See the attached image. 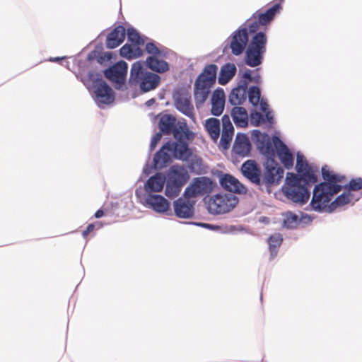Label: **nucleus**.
<instances>
[{
    "mask_svg": "<svg viewBox=\"0 0 362 362\" xmlns=\"http://www.w3.org/2000/svg\"><path fill=\"white\" fill-rule=\"evenodd\" d=\"M251 139L259 152L266 158V160L262 163L264 171L261 173L259 190L270 194L272 188L279 185L281 182L284 170L275 160V148L272 146L271 137L267 132L262 133L259 129H253L251 132Z\"/></svg>",
    "mask_w": 362,
    "mask_h": 362,
    "instance_id": "1",
    "label": "nucleus"
},
{
    "mask_svg": "<svg viewBox=\"0 0 362 362\" xmlns=\"http://www.w3.org/2000/svg\"><path fill=\"white\" fill-rule=\"evenodd\" d=\"M76 77L81 81L84 86L89 88L90 82L93 83L94 88L95 100L97 103L109 105L115 100V92L110 86L103 79L101 71L89 70L88 73H76Z\"/></svg>",
    "mask_w": 362,
    "mask_h": 362,
    "instance_id": "2",
    "label": "nucleus"
},
{
    "mask_svg": "<svg viewBox=\"0 0 362 362\" xmlns=\"http://www.w3.org/2000/svg\"><path fill=\"white\" fill-rule=\"evenodd\" d=\"M323 181L316 184L313 192V197L310 206L315 211L322 212L325 209V204L329 203L334 195L337 194L339 187L332 183L327 171V165L321 169Z\"/></svg>",
    "mask_w": 362,
    "mask_h": 362,
    "instance_id": "3",
    "label": "nucleus"
},
{
    "mask_svg": "<svg viewBox=\"0 0 362 362\" xmlns=\"http://www.w3.org/2000/svg\"><path fill=\"white\" fill-rule=\"evenodd\" d=\"M160 76L146 70L143 61H137L132 64L128 79L130 86L139 85L142 93L156 89L160 83Z\"/></svg>",
    "mask_w": 362,
    "mask_h": 362,
    "instance_id": "4",
    "label": "nucleus"
},
{
    "mask_svg": "<svg viewBox=\"0 0 362 362\" xmlns=\"http://www.w3.org/2000/svg\"><path fill=\"white\" fill-rule=\"evenodd\" d=\"M128 64L124 60H119L107 68L101 70V74L117 90L125 91L128 89Z\"/></svg>",
    "mask_w": 362,
    "mask_h": 362,
    "instance_id": "5",
    "label": "nucleus"
},
{
    "mask_svg": "<svg viewBox=\"0 0 362 362\" xmlns=\"http://www.w3.org/2000/svg\"><path fill=\"white\" fill-rule=\"evenodd\" d=\"M136 197L140 202L153 211L165 215L172 216L173 210L170 202L161 194H143V190L139 187L135 191Z\"/></svg>",
    "mask_w": 362,
    "mask_h": 362,
    "instance_id": "6",
    "label": "nucleus"
},
{
    "mask_svg": "<svg viewBox=\"0 0 362 362\" xmlns=\"http://www.w3.org/2000/svg\"><path fill=\"white\" fill-rule=\"evenodd\" d=\"M249 33L245 23L233 32L224 42L223 53L225 54L230 48L231 53L235 56L241 55L247 47Z\"/></svg>",
    "mask_w": 362,
    "mask_h": 362,
    "instance_id": "7",
    "label": "nucleus"
},
{
    "mask_svg": "<svg viewBox=\"0 0 362 362\" xmlns=\"http://www.w3.org/2000/svg\"><path fill=\"white\" fill-rule=\"evenodd\" d=\"M238 202V197L233 194L218 193L210 198L207 209L211 214H223L233 210Z\"/></svg>",
    "mask_w": 362,
    "mask_h": 362,
    "instance_id": "8",
    "label": "nucleus"
},
{
    "mask_svg": "<svg viewBox=\"0 0 362 362\" xmlns=\"http://www.w3.org/2000/svg\"><path fill=\"white\" fill-rule=\"evenodd\" d=\"M216 187V182L209 177H194L185 188L183 197L187 199H191L199 196L209 195Z\"/></svg>",
    "mask_w": 362,
    "mask_h": 362,
    "instance_id": "9",
    "label": "nucleus"
},
{
    "mask_svg": "<svg viewBox=\"0 0 362 362\" xmlns=\"http://www.w3.org/2000/svg\"><path fill=\"white\" fill-rule=\"evenodd\" d=\"M212 175L218 178L220 186L226 191L231 194H245L246 187L242 184L236 177L229 173H224L221 170H213Z\"/></svg>",
    "mask_w": 362,
    "mask_h": 362,
    "instance_id": "10",
    "label": "nucleus"
},
{
    "mask_svg": "<svg viewBox=\"0 0 362 362\" xmlns=\"http://www.w3.org/2000/svg\"><path fill=\"white\" fill-rule=\"evenodd\" d=\"M314 183L303 182L292 187H282L284 196L295 204L300 206L305 204L310 197V188Z\"/></svg>",
    "mask_w": 362,
    "mask_h": 362,
    "instance_id": "11",
    "label": "nucleus"
},
{
    "mask_svg": "<svg viewBox=\"0 0 362 362\" xmlns=\"http://www.w3.org/2000/svg\"><path fill=\"white\" fill-rule=\"evenodd\" d=\"M173 98L177 110L189 118L194 117V107L191 103V95L187 89L180 88L175 90Z\"/></svg>",
    "mask_w": 362,
    "mask_h": 362,
    "instance_id": "12",
    "label": "nucleus"
},
{
    "mask_svg": "<svg viewBox=\"0 0 362 362\" xmlns=\"http://www.w3.org/2000/svg\"><path fill=\"white\" fill-rule=\"evenodd\" d=\"M105 31V30H103L98 35L95 40L98 41V42L95 46L94 49L88 53L87 57L85 59H74V63L78 68V71H81V73H88L89 70H95L93 68L95 59L97 58L98 55L103 54L104 47L103 42L101 41V38L104 35Z\"/></svg>",
    "mask_w": 362,
    "mask_h": 362,
    "instance_id": "13",
    "label": "nucleus"
},
{
    "mask_svg": "<svg viewBox=\"0 0 362 362\" xmlns=\"http://www.w3.org/2000/svg\"><path fill=\"white\" fill-rule=\"evenodd\" d=\"M191 142L175 141L171 139L165 142L173 159L187 161L192 156V149L189 146Z\"/></svg>",
    "mask_w": 362,
    "mask_h": 362,
    "instance_id": "14",
    "label": "nucleus"
},
{
    "mask_svg": "<svg viewBox=\"0 0 362 362\" xmlns=\"http://www.w3.org/2000/svg\"><path fill=\"white\" fill-rule=\"evenodd\" d=\"M195 202L185 197H180L173 201V206L174 214L177 218L182 219H190L194 217Z\"/></svg>",
    "mask_w": 362,
    "mask_h": 362,
    "instance_id": "15",
    "label": "nucleus"
},
{
    "mask_svg": "<svg viewBox=\"0 0 362 362\" xmlns=\"http://www.w3.org/2000/svg\"><path fill=\"white\" fill-rule=\"evenodd\" d=\"M272 141L276 148V156H278L284 167L287 170L292 168L294 158L287 145L278 136H274Z\"/></svg>",
    "mask_w": 362,
    "mask_h": 362,
    "instance_id": "16",
    "label": "nucleus"
},
{
    "mask_svg": "<svg viewBox=\"0 0 362 362\" xmlns=\"http://www.w3.org/2000/svg\"><path fill=\"white\" fill-rule=\"evenodd\" d=\"M240 171L243 175L259 190L262 173L259 165L255 160H247L242 164Z\"/></svg>",
    "mask_w": 362,
    "mask_h": 362,
    "instance_id": "17",
    "label": "nucleus"
},
{
    "mask_svg": "<svg viewBox=\"0 0 362 362\" xmlns=\"http://www.w3.org/2000/svg\"><path fill=\"white\" fill-rule=\"evenodd\" d=\"M327 171L330 180H332V183L334 185H337V187H339V189L337 190V194L342 189L347 190L349 192L362 189L361 177L352 178L348 184L342 185L339 183L345 178L344 175L335 173L328 169H327Z\"/></svg>",
    "mask_w": 362,
    "mask_h": 362,
    "instance_id": "18",
    "label": "nucleus"
},
{
    "mask_svg": "<svg viewBox=\"0 0 362 362\" xmlns=\"http://www.w3.org/2000/svg\"><path fill=\"white\" fill-rule=\"evenodd\" d=\"M308 182L311 183L317 182L316 173H308L303 170L297 172V174L288 172L286 173L285 183L282 187H292L303 182L308 183Z\"/></svg>",
    "mask_w": 362,
    "mask_h": 362,
    "instance_id": "19",
    "label": "nucleus"
},
{
    "mask_svg": "<svg viewBox=\"0 0 362 362\" xmlns=\"http://www.w3.org/2000/svg\"><path fill=\"white\" fill-rule=\"evenodd\" d=\"M166 181V176L162 173H156L148 177L144 185L143 194H151L162 192Z\"/></svg>",
    "mask_w": 362,
    "mask_h": 362,
    "instance_id": "20",
    "label": "nucleus"
},
{
    "mask_svg": "<svg viewBox=\"0 0 362 362\" xmlns=\"http://www.w3.org/2000/svg\"><path fill=\"white\" fill-rule=\"evenodd\" d=\"M212 86H209L205 82L203 83L195 80L194 84V100L197 109L203 107L204 103L209 98Z\"/></svg>",
    "mask_w": 362,
    "mask_h": 362,
    "instance_id": "21",
    "label": "nucleus"
},
{
    "mask_svg": "<svg viewBox=\"0 0 362 362\" xmlns=\"http://www.w3.org/2000/svg\"><path fill=\"white\" fill-rule=\"evenodd\" d=\"M300 214L301 217L299 218L297 214L291 211H287L284 213V227L288 229H294L297 228L300 222L305 224H309L312 222L313 218L310 215L303 212H300Z\"/></svg>",
    "mask_w": 362,
    "mask_h": 362,
    "instance_id": "22",
    "label": "nucleus"
},
{
    "mask_svg": "<svg viewBox=\"0 0 362 362\" xmlns=\"http://www.w3.org/2000/svg\"><path fill=\"white\" fill-rule=\"evenodd\" d=\"M126 35L125 28L117 25L112 29L106 36L105 47L109 49L119 47L124 40Z\"/></svg>",
    "mask_w": 362,
    "mask_h": 362,
    "instance_id": "23",
    "label": "nucleus"
},
{
    "mask_svg": "<svg viewBox=\"0 0 362 362\" xmlns=\"http://www.w3.org/2000/svg\"><path fill=\"white\" fill-rule=\"evenodd\" d=\"M175 141L192 142L195 137V134L190 130L185 119L178 121V123L171 133Z\"/></svg>",
    "mask_w": 362,
    "mask_h": 362,
    "instance_id": "24",
    "label": "nucleus"
},
{
    "mask_svg": "<svg viewBox=\"0 0 362 362\" xmlns=\"http://www.w3.org/2000/svg\"><path fill=\"white\" fill-rule=\"evenodd\" d=\"M154 170H162L170 165L173 160V157L165 143L161 146L158 151L154 154L153 158Z\"/></svg>",
    "mask_w": 362,
    "mask_h": 362,
    "instance_id": "25",
    "label": "nucleus"
},
{
    "mask_svg": "<svg viewBox=\"0 0 362 362\" xmlns=\"http://www.w3.org/2000/svg\"><path fill=\"white\" fill-rule=\"evenodd\" d=\"M225 101L226 97L223 89L219 87L215 89L211 98V114L213 116L219 117L221 115L224 110Z\"/></svg>",
    "mask_w": 362,
    "mask_h": 362,
    "instance_id": "26",
    "label": "nucleus"
},
{
    "mask_svg": "<svg viewBox=\"0 0 362 362\" xmlns=\"http://www.w3.org/2000/svg\"><path fill=\"white\" fill-rule=\"evenodd\" d=\"M233 149L236 154L243 157L249 156L252 145L246 134L238 132L233 144Z\"/></svg>",
    "mask_w": 362,
    "mask_h": 362,
    "instance_id": "27",
    "label": "nucleus"
},
{
    "mask_svg": "<svg viewBox=\"0 0 362 362\" xmlns=\"http://www.w3.org/2000/svg\"><path fill=\"white\" fill-rule=\"evenodd\" d=\"M281 9V4L276 3L267 9L264 12H259V11H257L250 18L247 20V22L251 18H255L257 19L258 23H261L262 25H267L272 21L275 15L279 13Z\"/></svg>",
    "mask_w": 362,
    "mask_h": 362,
    "instance_id": "28",
    "label": "nucleus"
},
{
    "mask_svg": "<svg viewBox=\"0 0 362 362\" xmlns=\"http://www.w3.org/2000/svg\"><path fill=\"white\" fill-rule=\"evenodd\" d=\"M166 178L182 187L189 180V175L184 167L174 165L170 168Z\"/></svg>",
    "mask_w": 362,
    "mask_h": 362,
    "instance_id": "29",
    "label": "nucleus"
},
{
    "mask_svg": "<svg viewBox=\"0 0 362 362\" xmlns=\"http://www.w3.org/2000/svg\"><path fill=\"white\" fill-rule=\"evenodd\" d=\"M160 117L158 121L159 132L163 135H171L173 129L178 123L176 117L171 114L158 115L156 117Z\"/></svg>",
    "mask_w": 362,
    "mask_h": 362,
    "instance_id": "30",
    "label": "nucleus"
},
{
    "mask_svg": "<svg viewBox=\"0 0 362 362\" xmlns=\"http://www.w3.org/2000/svg\"><path fill=\"white\" fill-rule=\"evenodd\" d=\"M244 52V62L248 66L257 67L262 64L266 52L248 47H247Z\"/></svg>",
    "mask_w": 362,
    "mask_h": 362,
    "instance_id": "31",
    "label": "nucleus"
},
{
    "mask_svg": "<svg viewBox=\"0 0 362 362\" xmlns=\"http://www.w3.org/2000/svg\"><path fill=\"white\" fill-rule=\"evenodd\" d=\"M143 63L144 66L157 74L165 73L170 69L169 64L159 57H147Z\"/></svg>",
    "mask_w": 362,
    "mask_h": 362,
    "instance_id": "32",
    "label": "nucleus"
},
{
    "mask_svg": "<svg viewBox=\"0 0 362 362\" xmlns=\"http://www.w3.org/2000/svg\"><path fill=\"white\" fill-rule=\"evenodd\" d=\"M184 224L193 225L196 226H199L203 228H206L210 230H221L223 233H236L237 232L242 231L244 228L240 226H230L226 227L224 230L221 229V228L218 225H214L208 223L203 222H196V221H183L181 222Z\"/></svg>",
    "mask_w": 362,
    "mask_h": 362,
    "instance_id": "33",
    "label": "nucleus"
},
{
    "mask_svg": "<svg viewBox=\"0 0 362 362\" xmlns=\"http://www.w3.org/2000/svg\"><path fill=\"white\" fill-rule=\"evenodd\" d=\"M218 66L214 64L206 65L203 71L199 74L196 80L205 82L209 86H214L216 81Z\"/></svg>",
    "mask_w": 362,
    "mask_h": 362,
    "instance_id": "34",
    "label": "nucleus"
},
{
    "mask_svg": "<svg viewBox=\"0 0 362 362\" xmlns=\"http://www.w3.org/2000/svg\"><path fill=\"white\" fill-rule=\"evenodd\" d=\"M247 89L238 81V86L233 88L228 96V102L231 105H242L246 100Z\"/></svg>",
    "mask_w": 362,
    "mask_h": 362,
    "instance_id": "35",
    "label": "nucleus"
},
{
    "mask_svg": "<svg viewBox=\"0 0 362 362\" xmlns=\"http://www.w3.org/2000/svg\"><path fill=\"white\" fill-rule=\"evenodd\" d=\"M230 115L237 127H246L248 125V114L243 107L235 106L231 110Z\"/></svg>",
    "mask_w": 362,
    "mask_h": 362,
    "instance_id": "36",
    "label": "nucleus"
},
{
    "mask_svg": "<svg viewBox=\"0 0 362 362\" xmlns=\"http://www.w3.org/2000/svg\"><path fill=\"white\" fill-rule=\"evenodd\" d=\"M236 71L237 69L234 64H225L221 68L218 78V83L222 86L226 85L235 75Z\"/></svg>",
    "mask_w": 362,
    "mask_h": 362,
    "instance_id": "37",
    "label": "nucleus"
},
{
    "mask_svg": "<svg viewBox=\"0 0 362 362\" xmlns=\"http://www.w3.org/2000/svg\"><path fill=\"white\" fill-rule=\"evenodd\" d=\"M267 37L264 31H259L252 35L250 40H248L247 47L252 49L267 51Z\"/></svg>",
    "mask_w": 362,
    "mask_h": 362,
    "instance_id": "38",
    "label": "nucleus"
},
{
    "mask_svg": "<svg viewBox=\"0 0 362 362\" xmlns=\"http://www.w3.org/2000/svg\"><path fill=\"white\" fill-rule=\"evenodd\" d=\"M186 162L188 164V168L190 173L198 175L206 173L205 169L206 166L200 156L192 154V157L189 158V160Z\"/></svg>",
    "mask_w": 362,
    "mask_h": 362,
    "instance_id": "39",
    "label": "nucleus"
},
{
    "mask_svg": "<svg viewBox=\"0 0 362 362\" xmlns=\"http://www.w3.org/2000/svg\"><path fill=\"white\" fill-rule=\"evenodd\" d=\"M204 128L214 141L218 139L221 130V123L218 119L210 117L206 119Z\"/></svg>",
    "mask_w": 362,
    "mask_h": 362,
    "instance_id": "40",
    "label": "nucleus"
},
{
    "mask_svg": "<svg viewBox=\"0 0 362 362\" xmlns=\"http://www.w3.org/2000/svg\"><path fill=\"white\" fill-rule=\"evenodd\" d=\"M259 70V68H257L255 70H250L247 69L245 72L242 75V78L239 81L243 86H244L245 88L247 90V86L249 83H255L257 85L259 86L262 82V77L259 74H255V75H252V73L257 72Z\"/></svg>",
    "mask_w": 362,
    "mask_h": 362,
    "instance_id": "41",
    "label": "nucleus"
},
{
    "mask_svg": "<svg viewBox=\"0 0 362 362\" xmlns=\"http://www.w3.org/2000/svg\"><path fill=\"white\" fill-rule=\"evenodd\" d=\"M270 260L273 259L278 254L279 249L282 244L283 238L280 233L271 235L267 239Z\"/></svg>",
    "mask_w": 362,
    "mask_h": 362,
    "instance_id": "42",
    "label": "nucleus"
},
{
    "mask_svg": "<svg viewBox=\"0 0 362 362\" xmlns=\"http://www.w3.org/2000/svg\"><path fill=\"white\" fill-rule=\"evenodd\" d=\"M296 170L297 172L303 170L308 173H315L317 171V169H314L313 167L308 164L304 155L299 151L296 153Z\"/></svg>",
    "mask_w": 362,
    "mask_h": 362,
    "instance_id": "43",
    "label": "nucleus"
},
{
    "mask_svg": "<svg viewBox=\"0 0 362 362\" xmlns=\"http://www.w3.org/2000/svg\"><path fill=\"white\" fill-rule=\"evenodd\" d=\"M247 93L248 94V100L253 106L257 107L261 100V88L259 86H247Z\"/></svg>",
    "mask_w": 362,
    "mask_h": 362,
    "instance_id": "44",
    "label": "nucleus"
},
{
    "mask_svg": "<svg viewBox=\"0 0 362 362\" xmlns=\"http://www.w3.org/2000/svg\"><path fill=\"white\" fill-rule=\"evenodd\" d=\"M127 40L132 44L144 45L145 40L148 39L146 36H142L134 27H129L127 30Z\"/></svg>",
    "mask_w": 362,
    "mask_h": 362,
    "instance_id": "45",
    "label": "nucleus"
},
{
    "mask_svg": "<svg viewBox=\"0 0 362 362\" xmlns=\"http://www.w3.org/2000/svg\"><path fill=\"white\" fill-rule=\"evenodd\" d=\"M165 195L168 197L169 199H173L176 197H177L182 189V186L173 182L168 179L166 178L165 181Z\"/></svg>",
    "mask_w": 362,
    "mask_h": 362,
    "instance_id": "46",
    "label": "nucleus"
},
{
    "mask_svg": "<svg viewBox=\"0 0 362 362\" xmlns=\"http://www.w3.org/2000/svg\"><path fill=\"white\" fill-rule=\"evenodd\" d=\"M234 127L222 128V134L220 139V145L224 150L229 148L234 134Z\"/></svg>",
    "mask_w": 362,
    "mask_h": 362,
    "instance_id": "47",
    "label": "nucleus"
},
{
    "mask_svg": "<svg viewBox=\"0 0 362 362\" xmlns=\"http://www.w3.org/2000/svg\"><path fill=\"white\" fill-rule=\"evenodd\" d=\"M146 52L150 54L148 57H159L160 48H158L156 42L153 40L146 43L145 47Z\"/></svg>",
    "mask_w": 362,
    "mask_h": 362,
    "instance_id": "48",
    "label": "nucleus"
},
{
    "mask_svg": "<svg viewBox=\"0 0 362 362\" xmlns=\"http://www.w3.org/2000/svg\"><path fill=\"white\" fill-rule=\"evenodd\" d=\"M251 124L255 127H258L262 123H265L264 117L259 112L253 110L250 112Z\"/></svg>",
    "mask_w": 362,
    "mask_h": 362,
    "instance_id": "49",
    "label": "nucleus"
},
{
    "mask_svg": "<svg viewBox=\"0 0 362 362\" xmlns=\"http://www.w3.org/2000/svg\"><path fill=\"white\" fill-rule=\"evenodd\" d=\"M336 203L340 206H343L351 202L350 192L344 190L341 194L335 198Z\"/></svg>",
    "mask_w": 362,
    "mask_h": 362,
    "instance_id": "50",
    "label": "nucleus"
},
{
    "mask_svg": "<svg viewBox=\"0 0 362 362\" xmlns=\"http://www.w3.org/2000/svg\"><path fill=\"white\" fill-rule=\"evenodd\" d=\"M131 45H132V48L130 50V52H132L131 53L132 54H131V60L141 57L144 54V51L139 47L142 46L143 45L131 44Z\"/></svg>",
    "mask_w": 362,
    "mask_h": 362,
    "instance_id": "51",
    "label": "nucleus"
},
{
    "mask_svg": "<svg viewBox=\"0 0 362 362\" xmlns=\"http://www.w3.org/2000/svg\"><path fill=\"white\" fill-rule=\"evenodd\" d=\"M131 48H132V45L130 44H128V43H126L124 44L119 49V55L127 59V60H131Z\"/></svg>",
    "mask_w": 362,
    "mask_h": 362,
    "instance_id": "52",
    "label": "nucleus"
},
{
    "mask_svg": "<svg viewBox=\"0 0 362 362\" xmlns=\"http://www.w3.org/2000/svg\"><path fill=\"white\" fill-rule=\"evenodd\" d=\"M162 135H163L160 132L156 133L153 136L151 139L150 145H149V153H148V158H150L151 153L155 149L158 143L160 141L162 138Z\"/></svg>",
    "mask_w": 362,
    "mask_h": 362,
    "instance_id": "53",
    "label": "nucleus"
},
{
    "mask_svg": "<svg viewBox=\"0 0 362 362\" xmlns=\"http://www.w3.org/2000/svg\"><path fill=\"white\" fill-rule=\"evenodd\" d=\"M98 65L102 66H108L109 64L107 62L105 57H103V54L97 56V58L95 59V63L93 64V68L96 69L98 71H101L102 69H98Z\"/></svg>",
    "mask_w": 362,
    "mask_h": 362,
    "instance_id": "54",
    "label": "nucleus"
},
{
    "mask_svg": "<svg viewBox=\"0 0 362 362\" xmlns=\"http://www.w3.org/2000/svg\"><path fill=\"white\" fill-rule=\"evenodd\" d=\"M262 25L261 23H258V21L255 19L253 22L248 24L247 28L249 35H255V33H257L259 30L260 26Z\"/></svg>",
    "mask_w": 362,
    "mask_h": 362,
    "instance_id": "55",
    "label": "nucleus"
},
{
    "mask_svg": "<svg viewBox=\"0 0 362 362\" xmlns=\"http://www.w3.org/2000/svg\"><path fill=\"white\" fill-rule=\"evenodd\" d=\"M222 128H233L228 115H224L221 118Z\"/></svg>",
    "mask_w": 362,
    "mask_h": 362,
    "instance_id": "56",
    "label": "nucleus"
},
{
    "mask_svg": "<svg viewBox=\"0 0 362 362\" xmlns=\"http://www.w3.org/2000/svg\"><path fill=\"white\" fill-rule=\"evenodd\" d=\"M103 57H105L109 65H112L111 64H112V60H115L117 59V54L112 52H103Z\"/></svg>",
    "mask_w": 362,
    "mask_h": 362,
    "instance_id": "57",
    "label": "nucleus"
},
{
    "mask_svg": "<svg viewBox=\"0 0 362 362\" xmlns=\"http://www.w3.org/2000/svg\"><path fill=\"white\" fill-rule=\"evenodd\" d=\"M172 52H173L169 48L161 45L160 48L159 57L167 59Z\"/></svg>",
    "mask_w": 362,
    "mask_h": 362,
    "instance_id": "58",
    "label": "nucleus"
},
{
    "mask_svg": "<svg viewBox=\"0 0 362 362\" xmlns=\"http://www.w3.org/2000/svg\"><path fill=\"white\" fill-rule=\"evenodd\" d=\"M264 117L265 122H267L269 124L272 125L274 122V119L273 116L272 115V111L268 110V112H266Z\"/></svg>",
    "mask_w": 362,
    "mask_h": 362,
    "instance_id": "59",
    "label": "nucleus"
},
{
    "mask_svg": "<svg viewBox=\"0 0 362 362\" xmlns=\"http://www.w3.org/2000/svg\"><path fill=\"white\" fill-rule=\"evenodd\" d=\"M260 104V109L265 114L266 112H268V110H270L269 108V105L267 104V101L260 100L259 103Z\"/></svg>",
    "mask_w": 362,
    "mask_h": 362,
    "instance_id": "60",
    "label": "nucleus"
},
{
    "mask_svg": "<svg viewBox=\"0 0 362 362\" xmlns=\"http://www.w3.org/2000/svg\"><path fill=\"white\" fill-rule=\"evenodd\" d=\"M153 169H154L153 163L151 165H150L148 163H146L143 168V173L146 175H148L151 173Z\"/></svg>",
    "mask_w": 362,
    "mask_h": 362,
    "instance_id": "61",
    "label": "nucleus"
},
{
    "mask_svg": "<svg viewBox=\"0 0 362 362\" xmlns=\"http://www.w3.org/2000/svg\"><path fill=\"white\" fill-rule=\"evenodd\" d=\"M338 207H339V206L337 204V203H336V201L334 199L328 205L327 211L331 213Z\"/></svg>",
    "mask_w": 362,
    "mask_h": 362,
    "instance_id": "62",
    "label": "nucleus"
},
{
    "mask_svg": "<svg viewBox=\"0 0 362 362\" xmlns=\"http://www.w3.org/2000/svg\"><path fill=\"white\" fill-rule=\"evenodd\" d=\"M104 215V211L102 209L97 210L94 214L95 218H100Z\"/></svg>",
    "mask_w": 362,
    "mask_h": 362,
    "instance_id": "63",
    "label": "nucleus"
},
{
    "mask_svg": "<svg viewBox=\"0 0 362 362\" xmlns=\"http://www.w3.org/2000/svg\"><path fill=\"white\" fill-rule=\"evenodd\" d=\"M154 103H156V99L152 98L149 100H148L146 103H145V105L148 107H151V105H153Z\"/></svg>",
    "mask_w": 362,
    "mask_h": 362,
    "instance_id": "64",
    "label": "nucleus"
}]
</instances>
